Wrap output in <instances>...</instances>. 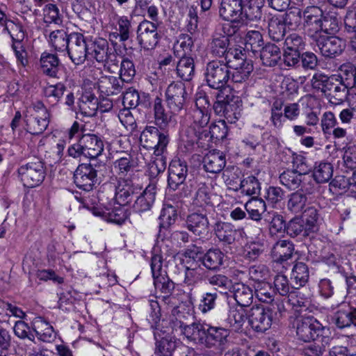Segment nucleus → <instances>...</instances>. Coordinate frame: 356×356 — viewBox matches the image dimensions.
<instances>
[{"label":"nucleus","instance_id":"obj_46","mask_svg":"<svg viewBox=\"0 0 356 356\" xmlns=\"http://www.w3.org/2000/svg\"><path fill=\"white\" fill-rule=\"evenodd\" d=\"M234 298L241 307L250 306L253 300L252 289L241 282L235 283L232 286Z\"/></svg>","mask_w":356,"mask_h":356},{"label":"nucleus","instance_id":"obj_18","mask_svg":"<svg viewBox=\"0 0 356 356\" xmlns=\"http://www.w3.org/2000/svg\"><path fill=\"white\" fill-rule=\"evenodd\" d=\"M210 224L207 211L193 212L186 216L184 226L200 238H206L210 233Z\"/></svg>","mask_w":356,"mask_h":356},{"label":"nucleus","instance_id":"obj_50","mask_svg":"<svg viewBox=\"0 0 356 356\" xmlns=\"http://www.w3.org/2000/svg\"><path fill=\"white\" fill-rule=\"evenodd\" d=\"M188 317L189 314L181 311L179 307H174L169 316V325L172 330L179 331L181 334H183L184 329L188 325Z\"/></svg>","mask_w":356,"mask_h":356},{"label":"nucleus","instance_id":"obj_45","mask_svg":"<svg viewBox=\"0 0 356 356\" xmlns=\"http://www.w3.org/2000/svg\"><path fill=\"white\" fill-rule=\"evenodd\" d=\"M286 233L290 237H310L312 232L308 230L305 220L300 216H296L286 223Z\"/></svg>","mask_w":356,"mask_h":356},{"label":"nucleus","instance_id":"obj_22","mask_svg":"<svg viewBox=\"0 0 356 356\" xmlns=\"http://www.w3.org/2000/svg\"><path fill=\"white\" fill-rule=\"evenodd\" d=\"M188 174V165L184 161L173 160L168 168V184L170 189L176 191L184 183Z\"/></svg>","mask_w":356,"mask_h":356},{"label":"nucleus","instance_id":"obj_37","mask_svg":"<svg viewBox=\"0 0 356 356\" xmlns=\"http://www.w3.org/2000/svg\"><path fill=\"white\" fill-rule=\"evenodd\" d=\"M294 252V245L289 240L277 241L271 249V257L275 262L283 263L291 259Z\"/></svg>","mask_w":356,"mask_h":356},{"label":"nucleus","instance_id":"obj_5","mask_svg":"<svg viewBox=\"0 0 356 356\" xmlns=\"http://www.w3.org/2000/svg\"><path fill=\"white\" fill-rule=\"evenodd\" d=\"M163 258L161 250L154 248L151 259V270L155 288L163 293L171 294L175 289V283L168 277L163 269Z\"/></svg>","mask_w":356,"mask_h":356},{"label":"nucleus","instance_id":"obj_13","mask_svg":"<svg viewBox=\"0 0 356 356\" xmlns=\"http://www.w3.org/2000/svg\"><path fill=\"white\" fill-rule=\"evenodd\" d=\"M230 333V330L227 328L209 325L204 346L223 352L232 343Z\"/></svg>","mask_w":356,"mask_h":356},{"label":"nucleus","instance_id":"obj_16","mask_svg":"<svg viewBox=\"0 0 356 356\" xmlns=\"http://www.w3.org/2000/svg\"><path fill=\"white\" fill-rule=\"evenodd\" d=\"M89 44L85 36L78 32L71 33L67 52L71 60L76 65L83 64L88 57Z\"/></svg>","mask_w":356,"mask_h":356},{"label":"nucleus","instance_id":"obj_43","mask_svg":"<svg viewBox=\"0 0 356 356\" xmlns=\"http://www.w3.org/2000/svg\"><path fill=\"white\" fill-rule=\"evenodd\" d=\"M263 65L274 67L281 60L280 49L275 44L268 42L259 53Z\"/></svg>","mask_w":356,"mask_h":356},{"label":"nucleus","instance_id":"obj_53","mask_svg":"<svg viewBox=\"0 0 356 356\" xmlns=\"http://www.w3.org/2000/svg\"><path fill=\"white\" fill-rule=\"evenodd\" d=\"M124 89L125 91H122V104L124 107L135 108L138 105H143L145 107H147L150 105L149 99H145L144 101L140 99V95L135 88L129 87L128 88H124Z\"/></svg>","mask_w":356,"mask_h":356},{"label":"nucleus","instance_id":"obj_60","mask_svg":"<svg viewBox=\"0 0 356 356\" xmlns=\"http://www.w3.org/2000/svg\"><path fill=\"white\" fill-rule=\"evenodd\" d=\"M336 77L335 75L329 76L323 73H315L311 79L312 87L325 95Z\"/></svg>","mask_w":356,"mask_h":356},{"label":"nucleus","instance_id":"obj_31","mask_svg":"<svg viewBox=\"0 0 356 356\" xmlns=\"http://www.w3.org/2000/svg\"><path fill=\"white\" fill-rule=\"evenodd\" d=\"M115 169L117 170L119 179L127 178V179H137L138 170L131 156L127 154L124 157L117 159L114 163Z\"/></svg>","mask_w":356,"mask_h":356},{"label":"nucleus","instance_id":"obj_57","mask_svg":"<svg viewBox=\"0 0 356 356\" xmlns=\"http://www.w3.org/2000/svg\"><path fill=\"white\" fill-rule=\"evenodd\" d=\"M203 136L207 137L208 133L206 130H201L192 125L188 126L184 130L181 140L188 149H191L198 140L202 138Z\"/></svg>","mask_w":356,"mask_h":356},{"label":"nucleus","instance_id":"obj_51","mask_svg":"<svg viewBox=\"0 0 356 356\" xmlns=\"http://www.w3.org/2000/svg\"><path fill=\"white\" fill-rule=\"evenodd\" d=\"M280 182L291 191L298 189L303 183V175L292 170H284L280 175Z\"/></svg>","mask_w":356,"mask_h":356},{"label":"nucleus","instance_id":"obj_39","mask_svg":"<svg viewBox=\"0 0 356 356\" xmlns=\"http://www.w3.org/2000/svg\"><path fill=\"white\" fill-rule=\"evenodd\" d=\"M99 108V99L95 94L89 90L83 93L79 104L81 113L87 117L95 116Z\"/></svg>","mask_w":356,"mask_h":356},{"label":"nucleus","instance_id":"obj_11","mask_svg":"<svg viewBox=\"0 0 356 356\" xmlns=\"http://www.w3.org/2000/svg\"><path fill=\"white\" fill-rule=\"evenodd\" d=\"M216 100L213 104L215 113L220 116H224L229 121L236 119V113H232L233 107L236 108L238 97H236L231 89L218 90L216 95Z\"/></svg>","mask_w":356,"mask_h":356},{"label":"nucleus","instance_id":"obj_6","mask_svg":"<svg viewBox=\"0 0 356 356\" xmlns=\"http://www.w3.org/2000/svg\"><path fill=\"white\" fill-rule=\"evenodd\" d=\"M296 336L304 342H310L322 337L325 327L312 316H300L295 321Z\"/></svg>","mask_w":356,"mask_h":356},{"label":"nucleus","instance_id":"obj_30","mask_svg":"<svg viewBox=\"0 0 356 356\" xmlns=\"http://www.w3.org/2000/svg\"><path fill=\"white\" fill-rule=\"evenodd\" d=\"M98 90L102 95L112 96L122 92L124 83L113 76H102L97 83Z\"/></svg>","mask_w":356,"mask_h":356},{"label":"nucleus","instance_id":"obj_35","mask_svg":"<svg viewBox=\"0 0 356 356\" xmlns=\"http://www.w3.org/2000/svg\"><path fill=\"white\" fill-rule=\"evenodd\" d=\"M268 35L274 42L282 41L286 36V26L279 15H270L267 19Z\"/></svg>","mask_w":356,"mask_h":356},{"label":"nucleus","instance_id":"obj_24","mask_svg":"<svg viewBox=\"0 0 356 356\" xmlns=\"http://www.w3.org/2000/svg\"><path fill=\"white\" fill-rule=\"evenodd\" d=\"M243 0H220V17L228 22L243 20Z\"/></svg>","mask_w":356,"mask_h":356},{"label":"nucleus","instance_id":"obj_4","mask_svg":"<svg viewBox=\"0 0 356 356\" xmlns=\"http://www.w3.org/2000/svg\"><path fill=\"white\" fill-rule=\"evenodd\" d=\"M169 142L168 131H161L156 126H146L140 136L141 145L147 149H153L156 156H161L166 151Z\"/></svg>","mask_w":356,"mask_h":356},{"label":"nucleus","instance_id":"obj_25","mask_svg":"<svg viewBox=\"0 0 356 356\" xmlns=\"http://www.w3.org/2000/svg\"><path fill=\"white\" fill-rule=\"evenodd\" d=\"M177 218V211L176 208L171 204H164L159 218L158 238L163 241L166 237L168 229L175 222Z\"/></svg>","mask_w":356,"mask_h":356},{"label":"nucleus","instance_id":"obj_59","mask_svg":"<svg viewBox=\"0 0 356 356\" xmlns=\"http://www.w3.org/2000/svg\"><path fill=\"white\" fill-rule=\"evenodd\" d=\"M262 34L258 31H249L245 36V48L254 55L258 54L264 47Z\"/></svg>","mask_w":356,"mask_h":356},{"label":"nucleus","instance_id":"obj_28","mask_svg":"<svg viewBox=\"0 0 356 356\" xmlns=\"http://www.w3.org/2000/svg\"><path fill=\"white\" fill-rule=\"evenodd\" d=\"M237 67H230L231 79L234 83H242L247 80L253 70V65L250 60H247L246 54L244 52L236 58Z\"/></svg>","mask_w":356,"mask_h":356},{"label":"nucleus","instance_id":"obj_49","mask_svg":"<svg viewBox=\"0 0 356 356\" xmlns=\"http://www.w3.org/2000/svg\"><path fill=\"white\" fill-rule=\"evenodd\" d=\"M60 61L56 55L43 53L40 58V66L42 72L50 76L56 77L59 70Z\"/></svg>","mask_w":356,"mask_h":356},{"label":"nucleus","instance_id":"obj_52","mask_svg":"<svg viewBox=\"0 0 356 356\" xmlns=\"http://www.w3.org/2000/svg\"><path fill=\"white\" fill-rule=\"evenodd\" d=\"M71 33L67 34L63 29L56 30L49 35V43L56 51L63 52L67 49Z\"/></svg>","mask_w":356,"mask_h":356},{"label":"nucleus","instance_id":"obj_1","mask_svg":"<svg viewBox=\"0 0 356 356\" xmlns=\"http://www.w3.org/2000/svg\"><path fill=\"white\" fill-rule=\"evenodd\" d=\"M231 55L227 60L216 59L209 61L204 70V81L207 85L216 90L231 89L229 82L231 79L230 67H237L236 60H231Z\"/></svg>","mask_w":356,"mask_h":356},{"label":"nucleus","instance_id":"obj_10","mask_svg":"<svg viewBox=\"0 0 356 356\" xmlns=\"http://www.w3.org/2000/svg\"><path fill=\"white\" fill-rule=\"evenodd\" d=\"M274 304L270 307L253 306L248 313V322L252 328L260 332L268 330L272 324Z\"/></svg>","mask_w":356,"mask_h":356},{"label":"nucleus","instance_id":"obj_56","mask_svg":"<svg viewBox=\"0 0 356 356\" xmlns=\"http://www.w3.org/2000/svg\"><path fill=\"white\" fill-rule=\"evenodd\" d=\"M307 202V197L305 194L296 191L288 197L287 209L293 213H302L305 209Z\"/></svg>","mask_w":356,"mask_h":356},{"label":"nucleus","instance_id":"obj_42","mask_svg":"<svg viewBox=\"0 0 356 356\" xmlns=\"http://www.w3.org/2000/svg\"><path fill=\"white\" fill-rule=\"evenodd\" d=\"M224 253L219 248H211L204 253L202 266L209 270L216 271L222 266Z\"/></svg>","mask_w":356,"mask_h":356},{"label":"nucleus","instance_id":"obj_41","mask_svg":"<svg viewBox=\"0 0 356 356\" xmlns=\"http://www.w3.org/2000/svg\"><path fill=\"white\" fill-rule=\"evenodd\" d=\"M176 73L178 77L184 81H190L195 76L194 59L189 56L177 57Z\"/></svg>","mask_w":356,"mask_h":356},{"label":"nucleus","instance_id":"obj_29","mask_svg":"<svg viewBox=\"0 0 356 356\" xmlns=\"http://www.w3.org/2000/svg\"><path fill=\"white\" fill-rule=\"evenodd\" d=\"M213 231L218 241L224 245H232L236 241L237 230L229 222L218 220L213 226Z\"/></svg>","mask_w":356,"mask_h":356},{"label":"nucleus","instance_id":"obj_62","mask_svg":"<svg viewBox=\"0 0 356 356\" xmlns=\"http://www.w3.org/2000/svg\"><path fill=\"white\" fill-rule=\"evenodd\" d=\"M309 277V268L303 262H297L293 267L291 279L298 286H305Z\"/></svg>","mask_w":356,"mask_h":356},{"label":"nucleus","instance_id":"obj_33","mask_svg":"<svg viewBox=\"0 0 356 356\" xmlns=\"http://www.w3.org/2000/svg\"><path fill=\"white\" fill-rule=\"evenodd\" d=\"M209 326L207 323L193 322L184 329L182 334L191 341L204 346Z\"/></svg>","mask_w":356,"mask_h":356},{"label":"nucleus","instance_id":"obj_17","mask_svg":"<svg viewBox=\"0 0 356 356\" xmlns=\"http://www.w3.org/2000/svg\"><path fill=\"white\" fill-rule=\"evenodd\" d=\"M323 11L318 6H307L303 11V33L312 39L318 35V28L323 17Z\"/></svg>","mask_w":356,"mask_h":356},{"label":"nucleus","instance_id":"obj_64","mask_svg":"<svg viewBox=\"0 0 356 356\" xmlns=\"http://www.w3.org/2000/svg\"><path fill=\"white\" fill-rule=\"evenodd\" d=\"M342 81L349 88H355L356 90V67L351 63L343 64L340 67V76Z\"/></svg>","mask_w":356,"mask_h":356},{"label":"nucleus","instance_id":"obj_20","mask_svg":"<svg viewBox=\"0 0 356 356\" xmlns=\"http://www.w3.org/2000/svg\"><path fill=\"white\" fill-rule=\"evenodd\" d=\"M297 286L296 290L290 293L288 302L293 307L300 308L301 311H312L314 307V295L309 288L304 287L302 289Z\"/></svg>","mask_w":356,"mask_h":356},{"label":"nucleus","instance_id":"obj_2","mask_svg":"<svg viewBox=\"0 0 356 356\" xmlns=\"http://www.w3.org/2000/svg\"><path fill=\"white\" fill-rule=\"evenodd\" d=\"M104 149V144L102 137L95 134L87 133L81 134L77 143L68 147L67 154L73 158L84 156L94 161L102 154Z\"/></svg>","mask_w":356,"mask_h":356},{"label":"nucleus","instance_id":"obj_19","mask_svg":"<svg viewBox=\"0 0 356 356\" xmlns=\"http://www.w3.org/2000/svg\"><path fill=\"white\" fill-rule=\"evenodd\" d=\"M333 321L337 327L341 330L351 325L356 327V307L347 302L339 305L334 313Z\"/></svg>","mask_w":356,"mask_h":356},{"label":"nucleus","instance_id":"obj_8","mask_svg":"<svg viewBox=\"0 0 356 356\" xmlns=\"http://www.w3.org/2000/svg\"><path fill=\"white\" fill-rule=\"evenodd\" d=\"M211 54L219 58H223L222 60H227L229 55L233 57L231 60H236L238 56L245 52L241 47H230L229 39L227 35H223L219 33H215L209 44Z\"/></svg>","mask_w":356,"mask_h":356},{"label":"nucleus","instance_id":"obj_23","mask_svg":"<svg viewBox=\"0 0 356 356\" xmlns=\"http://www.w3.org/2000/svg\"><path fill=\"white\" fill-rule=\"evenodd\" d=\"M317 46L322 54L325 58H334L340 55L343 50V42L337 37H319L318 35L316 39Z\"/></svg>","mask_w":356,"mask_h":356},{"label":"nucleus","instance_id":"obj_3","mask_svg":"<svg viewBox=\"0 0 356 356\" xmlns=\"http://www.w3.org/2000/svg\"><path fill=\"white\" fill-rule=\"evenodd\" d=\"M105 170V163L97 161L80 164L74 173V182L78 188L90 191L99 184V176L103 175Z\"/></svg>","mask_w":356,"mask_h":356},{"label":"nucleus","instance_id":"obj_34","mask_svg":"<svg viewBox=\"0 0 356 356\" xmlns=\"http://www.w3.org/2000/svg\"><path fill=\"white\" fill-rule=\"evenodd\" d=\"M156 186L154 184H149L143 193L138 195L135 198L133 209L136 212L140 213L146 211L152 207L156 196Z\"/></svg>","mask_w":356,"mask_h":356},{"label":"nucleus","instance_id":"obj_48","mask_svg":"<svg viewBox=\"0 0 356 356\" xmlns=\"http://www.w3.org/2000/svg\"><path fill=\"white\" fill-rule=\"evenodd\" d=\"M245 209L248 214V218L259 222L266 211V204L261 198L252 197L245 203Z\"/></svg>","mask_w":356,"mask_h":356},{"label":"nucleus","instance_id":"obj_61","mask_svg":"<svg viewBox=\"0 0 356 356\" xmlns=\"http://www.w3.org/2000/svg\"><path fill=\"white\" fill-rule=\"evenodd\" d=\"M254 287L255 296L261 302H272L274 300L275 291L269 282H257Z\"/></svg>","mask_w":356,"mask_h":356},{"label":"nucleus","instance_id":"obj_63","mask_svg":"<svg viewBox=\"0 0 356 356\" xmlns=\"http://www.w3.org/2000/svg\"><path fill=\"white\" fill-rule=\"evenodd\" d=\"M155 354L158 356H172L177 342L172 337H163L156 341Z\"/></svg>","mask_w":356,"mask_h":356},{"label":"nucleus","instance_id":"obj_7","mask_svg":"<svg viewBox=\"0 0 356 356\" xmlns=\"http://www.w3.org/2000/svg\"><path fill=\"white\" fill-rule=\"evenodd\" d=\"M18 175L25 187L33 188L40 184L45 177L44 163L34 159L18 168Z\"/></svg>","mask_w":356,"mask_h":356},{"label":"nucleus","instance_id":"obj_15","mask_svg":"<svg viewBox=\"0 0 356 356\" xmlns=\"http://www.w3.org/2000/svg\"><path fill=\"white\" fill-rule=\"evenodd\" d=\"M210 106L207 96L199 97L195 101V107L188 113L191 125L204 130L210 120Z\"/></svg>","mask_w":356,"mask_h":356},{"label":"nucleus","instance_id":"obj_26","mask_svg":"<svg viewBox=\"0 0 356 356\" xmlns=\"http://www.w3.org/2000/svg\"><path fill=\"white\" fill-rule=\"evenodd\" d=\"M154 124L161 131H167L175 114L172 111H167L161 97H156L153 102Z\"/></svg>","mask_w":356,"mask_h":356},{"label":"nucleus","instance_id":"obj_55","mask_svg":"<svg viewBox=\"0 0 356 356\" xmlns=\"http://www.w3.org/2000/svg\"><path fill=\"white\" fill-rule=\"evenodd\" d=\"M193 44V40L191 35L187 33L180 34L173 47L175 56L180 57L188 56L192 51Z\"/></svg>","mask_w":356,"mask_h":356},{"label":"nucleus","instance_id":"obj_14","mask_svg":"<svg viewBox=\"0 0 356 356\" xmlns=\"http://www.w3.org/2000/svg\"><path fill=\"white\" fill-rule=\"evenodd\" d=\"M136 180L127 178L118 180L117 185L114 186L113 197L117 204L125 206L138 197L141 188L135 183Z\"/></svg>","mask_w":356,"mask_h":356},{"label":"nucleus","instance_id":"obj_58","mask_svg":"<svg viewBox=\"0 0 356 356\" xmlns=\"http://www.w3.org/2000/svg\"><path fill=\"white\" fill-rule=\"evenodd\" d=\"M339 31V19L335 13H324L318 28V34L321 32L333 35Z\"/></svg>","mask_w":356,"mask_h":356},{"label":"nucleus","instance_id":"obj_40","mask_svg":"<svg viewBox=\"0 0 356 356\" xmlns=\"http://www.w3.org/2000/svg\"><path fill=\"white\" fill-rule=\"evenodd\" d=\"M49 116L40 115L39 113H33L26 115L25 122L26 130L33 135L42 134L48 127Z\"/></svg>","mask_w":356,"mask_h":356},{"label":"nucleus","instance_id":"obj_38","mask_svg":"<svg viewBox=\"0 0 356 356\" xmlns=\"http://www.w3.org/2000/svg\"><path fill=\"white\" fill-rule=\"evenodd\" d=\"M35 337L43 342H52L56 338L54 327L44 318H38L32 324Z\"/></svg>","mask_w":356,"mask_h":356},{"label":"nucleus","instance_id":"obj_47","mask_svg":"<svg viewBox=\"0 0 356 356\" xmlns=\"http://www.w3.org/2000/svg\"><path fill=\"white\" fill-rule=\"evenodd\" d=\"M333 172V166L331 163L321 161L315 163L312 176L317 184H324L332 179Z\"/></svg>","mask_w":356,"mask_h":356},{"label":"nucleus","instance_id":"obj_32","mask_svg":"<svg viewBox=\"0 0 356 356\" xmlns=\"http://www.w3.org/2000/svg\"><path fill=\"white\" fill-rule=\"evenodd\" d=\"M192 205L194 208L202 209L207 211V208L213 207L210 187L205 183L197 184L192 198Z\"/></svg>","mask_w":356,"mask_h":356},{"label":"nucleus","instance_id":"obj_36","mask_svg":"<svg viewBox=\"0 0 356 356\" xmlns=\"http://www.w3.org/2000/svg\"><path fill=\"white\" fill-rule=\"evenodd\" d=\"M348 88L349 87L346 85V83L342 81L341 78L339 80V76H337L324 95L331 104L339 105L346 99Z\"/></svg>","mask_w":356,"mask_h":356},{"label":"nucleus","instance_id":"obj_54","mask_svg":"<svg viewBox=\"0 0 356 356\" xmlns=\"http://www.w3.org/2000/svg\"><path fill=\"white\" fill-rule=\"evenodd\" d=\"M282 18L283 22L289 29L298 30L302 29L303 13L300 8H294L286 11L283 15H280Z\"/></svg>","mask_w":356,"mask_h":356},{"label":"nucleus","instance_id":"obj_9","mask_svg":"<svg viewBox=\"0 0 356 356\" xmlns=\"http://www.w3.org/2000/svg\"><path fill=\"white\" fill-rule=\"evenodd\" d=\"M159 25L147 19L140 22L137 28V40L140 46L145 50H152L158 45L161 35L159 32Z\"/></svg>","mask_w":356,"mask_h":356},{"label":"nucleus","instance_id":"obj_12","mask_svg":"<svg viewBox=\"0 0 356 356\" xmlns=\"http://www.w3.org/2000/svg\"><path fill=\"white\" fill-rule=\"evenodd\" d=\"M187 96L184 83L173 81L168 86L165 90V101L172 113L178 114L184 108Z\"/></svg>","mask_w":356,"mask_h":356},{"label":"nucleus","instance_id":"obj_27","mask_svg":"<svg viewBox=\"0 0 356 356\" xmlns=\"http://www.w3.org/2000/svg\"><path fill=\"white\" fill-rule=\"evenodd\" d=\"M202 163L206 172L217 174L225 167V155L220 150L213 149L205 154Z\"/></svg>","mask_w":356,"mask_h":356},{"label":"nucleus","instance_id":"obj_44","mask_svg":"<svg viewBox=\"0 0 356 356\" xmlns=\"http://www.w3.org/2000/svg\"><path fill=\"white\" fill-rule=\"evenodd\" d=\"M265 0H243V20L250 21L260 19L262 17V8Z\"/></svg>","mask_w":356,"mask_h":356},{"label":"nucleus","instance_id":"obj_21","mask_svg":"<svg viewBox=\"0 0 356 356\" xmlns=\"http://www.w3.org/2000/svg\"><path fill=\"white\" fill-rule=\"evenodd\" d=\"M108 41L102 38H97L89 44L88 57L95 59L99 63L111 60L113 61L112 57L116 56L111 52Z\"/></svg>","mask_w":356,"mask_h":356}]
</instances>
